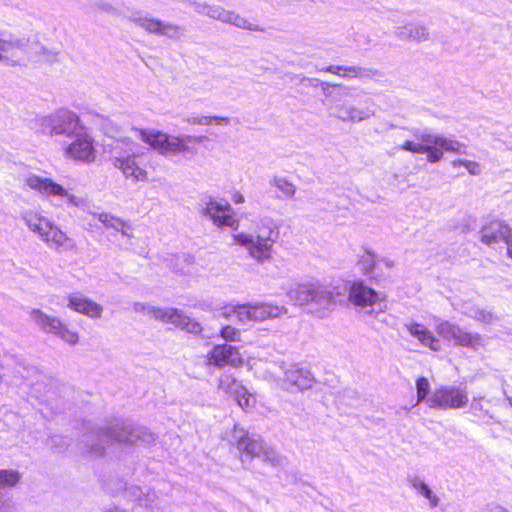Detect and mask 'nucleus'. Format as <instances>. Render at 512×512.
<instances>
[{
  "instance_id": "nucleus-6",
  "label": "nucleus",
  "mask_w": 512,
  "mask_h": 512,
  "mask_svg": "<svg viewBox=\"0 0 512 512\" xmlns=\"http://www.w3.org/2000/svg\"><path fill=\"white\" fill-rule=\"evenodd\" d=\"M35 123L37 131L43 135L66 138L83 124L79 115L68 108H59L48 115L38 117Z\"/></svg>"
},
{
  "instance_id": "nucleus-58",
  "label": "nucleus",
  "mask_w": 512,
  "mask_h": 512,
  "mask_svg": "<svg viewBox=\"0 0 512 512\" xmlns=\"http://www.w3.org/2000/svg\"><path fill=\"white\" fill-rule=\"evenodd\" d=\"M382 262L385 264L387 268H393L395 266L394 261L390 259H383Z\"/></svg>"
},
{
  "instance_id": "nucleus-44",
  "label": "nucleus",
  "mask_w": 512,
  "mask_h": 512,
  "mask_svg": "<svg viewBox=\"0 0 512 512\" xmlns=\"http://www.w3.org/2000/svg\"><path fill=\"white\" fill-rule=\"evenodd\" d=\"M416 390H417V402L416 404L421 403L422 401L429 398V392H430V384L427 378L425 377H419L416 380Z\"/></svg>"
},
{
  "instance_id": "nucleus-51",
  "label": "nucleus",
  "mask_w": 512,
  "mask_h": 512,
  "mask_svg": "<svg viewBox=\"0 0 512 512\" xmlns=\"http://www.w3.org/2000/svg\"><path fill=\"white\" fill-rule=\"evenodd\" d=\"M344 70V66L343 65H329V66H326V67H323L321 69H319V71H323V72H328V73H332L334 75H338V76H341V72H343Z\"/></svg>"
},
{
  "instance_id": "nucleus-60",
  "label": "nucleus",
  "mask_w": 512,
  "mask_h": 512,
  "mask_svg": "<svg viewBox=\"0 0 512 512\" xmlns=\"http://www.w3.org/2000/svg\"><path fill=\"white\" fill-rule=\"evenodd\" d=\"M176 273H184L185 270L183 267L178 268L177 266H173L172 268Z\"/></svg>"
},
{
  "instance_id": "nucleus-43",
  "label": "nucleus",
  "mask_w": 512,
  "mask_h": 512,
  "mask_svg": "<svg viewBox=\"0 0 512 512\" xmlns=\"http://www.w3.org/2000/svg\"><path fill=\"white\" fill-rule=\"evenodd\" d=\"M95 7L99 11L106 13L112 17H121V18H126V19H128V17H129V16H124L122 11L118 7H116L112 3L104 1V0L97 1L95 3Z\"/></svg>"
},
{
  "instance_id": "nucleus-29",
  "label": "nucleus",
  "mask_w": 512,
  "mask_h": 512,
  "mask_svg": "<svg viewBox=\"0 0 512 512\" xmlns=\"http://www.w3.org/2000/svg\"><path fill=\"white\" fill-rule=\"evenodd\" d=\"M99 221L107 228L114 229L117 232H121L123 236L130 237L127 230L131 228L130 224L122 219L115 217L108 213H101L98 217Z\"/></svg>"
},
{
  "instance_id": "nucleus-15",
  "label": "nucleus",
  "mask_w": 512,
  "mask_h": 512,
  "mask_svg": "<svg viewBox=\"0 0 512 512\" xmlns=\"http://www.w3.org/2000/svg\"><path fill=\"white\" fill-rule=\"evenodd\" d=\"M231 206L226 203L225 205L216 202L212 197L202 200L199 204V213L201 216L207 217L212 220L213 224L218 227H231L236 229L238 220L229 214Z\"/></svg>"
},
{
  "instance_id": "nucleus-23",
  "label": "nucleus",
  "mask_w": 512,
  "mask_h": 512,
  "mask_svg": "<svg viewBox=\"0 0 512 512\" xmlns=\"http://www.w3.org/2000/svg\"><path fill=\"white\" fill-rule=\"evenodd\" d=\"M67 307L91 318L101 317L103 308L98 303L90 300L79 292L70 293L66 296Z\"/></svg>"
},
{
  "instance_id": "nucleus-9",
  "label": "nucleus",
  "mask_w": 512,
  "mask_h": 512,
  "mask_svg": "<svg viewBox=\"0 0 512 512\" xmlns=\"http://www.w3.org/2000/svg\"><path fill=\"white\" fill-rule=\"evenodd\" d=\"M138 156L139 154L134 151V144L130 142L125 147L116 144L111 151L110 160L112 165L121 170L126 178H132L135 182L146 181L148 174L136 163Z\"/></svg>"
},
{
  "instance_id": "nucleus-52",
  "label": "nucleus",
  "mask_w": 512,
  "mask_h": 512,
  "mask_svg": "<svg viewBox=\"0 0 512 512\" xmlns=\"http://www.w3.org/2000/svg\"><path fill=\"white\" fill-rule=\"evenodd\" d=\"M394 34L400 40H410L409 25L397 28Z\"/></svg>"
},
{
  "instance_id": "nucleus-53",
  "label": "nucleus",
  "mask_w": 512,
  "mask_h": 512,
  "mask_svg": "<svg viewBox=\"0 0 512 512\" xmlns=\"http://www.w3.org/2000/svg\"><path fill=\"white\" fill-rule=\"evenodd\" d=\"M480 512H510L508 509L497 505V504H488L484 508L480 510Z\"/></svg>"
},
{
  "instance_id": "nucleus-37",
  "label": "nucleus",
  "mask_w": 512,
  "mask_h": 512,
  "mask_svg": "<svg viewBox=\"0 0 512 512\" xmlns=\"http://www.w3.org/2000/svg\"><path fill=\"white\" fill-rule=\"evenodd\" d=\"M438 147L442 150V152H455L458 154H464L466 148L465 145L459 141L441 135L438 139Z\"/></svg>"
},
{
  "instance_id": "nucleus-17",
  "label": "nucleus",
  "mask_w": 512,
  "mask_h": 512,
  "mask_svg": "<svg viewBox=\"0 0 512 512\" xmlns=\"http://www.w3.org/2000/svg\"><path fill=\"white\" fill-rule=\"evenodd\" d=\"M107 492L115 495L120 491L124 498L137 502L140 506H150L156 499L154 490L147 489L146 492L136 485L127 486L121 479L111 481L106 485Z\"/></svg>"
},
{
  "instance_id": "nucleus-61",
  "label": "nucleus",
  "mask_w": 512,
  "mask_h": 512,
  "mask_svg": "<svg viewBox=\"0 0 512 512\" xmlns=\"http://www.w3.org/2000/svg\"><path fill=\"white\" fill-rule=\"evenodd\" d=\"M2 365V362L0 361V366Z\"/></svg>"
},
{
  "instance_id": "nucleus-32",
  "label": "nucleus",
  "mask_w": 512,
  "mask_h": 512,
  "mask_svg": "<svg viewBox=\"0 0 512 512\" xmlns=\"http://www.w3.org/2000/svg\"><path fill=\"white\" fill-rule=\"evenodd\" d=\"M410 486L415 489L419 494L429 500L430 506L435 508L439 505V498L433 494L432 490L429 486L424 483L418 477H413L409 479Z\"/></svg>"
},
{
  "instance_id": "nucleus-56",
  "label": "nucleus",
  "mask_w": 512,
  "mask_h": 512,
  "mask_svg": "<svg viewBox=\"0 0 512 512\" xmlns=\"http://www.w3.org/2000/svg\"><path fill=\"white\" fill-rule=\"evenodd\" d=\"M333 85H334V84H332V85H331V84H329V83H327V82H322V83H321V87H322V90H323L324 95H325V96H327V97H331V99L333 98V96H334V95L332 94V92H330V91L328 90V87H332V88H334V87H333Z\"/></svg>"
},
{
  "instance_id": "nucleus-25",
  "label": "nucleus",
  "mask_w": 512,
  "mask_h": 512,
  "mask_svg": "<svg viewBox=\"0 0 512 512\" xmlns=\"http://www.w3.org/2000/svg\"><path fill=\"white\" fill-rule=\"evenodd\" d=\"M195 12H197L200 15L208 16L211 19L218 20L222 23L229 24V21L231 20L232 10H226L220 5L215 4H208L206 2H196L191 1L190 2Z\"/></svg>"
},
{
  "instance_id": "nucleus-14",
  "label": "nucleus",
  "mask_w": 512,
  "mask_h": 512,
  "mask_svg": "<svg viewBox=\"0 0 512 512\" xmlns=\"http://www.w3.org/2000/svg\"><path fill=\"white\" fill-rule=\"evenodd\" d=\"M232 439L241 453V461L243 464L251 462L254 458H260L266 446L260 436L249 434L237 425L234 426Z\"/></svg>"
},
{
  "instance_id": "nucleus-11",
  "label": "nucleus",
  "mask_w": 512,
  "mask_h": 512,
  "mask_svg": "<svg viewBox=\"0 0 512 512\" xmlns=\"http://www.w3.org/2000/svg\"><path fill=\"white\" fill-rule=\"evenodd\" d=\"M128 20L143 28L150 34L166 36L173 40H177L183 36L182 27L170 22H163L159 19L153 18L142 10H132Z\"/></svg>"
},
{
  "instance_id": "nucleus-19",
  "label": "nucleus",
  "mask_w": 512,
  "mask_h": 512,
  "mask_svg": "<svg viewBox=\"0 0 512 512\" xmlns=\"http://www.w3.org/2000/svg\"><path fill=\"white\" fill-rule=\"evenodd\" d=\"M27 55V40L10 35L0 37V62L15 66Z\"/></svg>"
},
{
  "instance_id": "nucleus-33",
  "label": "nucleus",
  "mask_w": 512,
  "mask_h": 512,
  "mask_svg": "<svg viewBox=\"0 0 512 512\" xmlns=\"http://www.w3.org/2000/svg\"><path fill=\"white\" fill-rule=\"evenodd\" d=\"M133 310L137 313L146 314L154 319L161 320L163 322L165 321V318L167 317L168 313V308L163 309L142 302H135L133 304Z\"/></svg>"
},
{
  "instance_id": "nucleus-42",
  "label": "nucleus",
  "mask_w": 512,
  "mask_h": 512,
  "mask_svg": "<svg viewBox=\"0 0 512 512\" xmlns=\"http://www.w3.org/2000/svg\"><path fill=\"white\" fill-rule=\"evenodd\" d=\"M212 121H215L217 124L228 125L230 123V119L228 117L222 116H200V117H191L188 119V122L191 124L197 125H209Z\"/></svg>"
},
{
  "instance_id": "nucleus-41",
  "label": "nucleus",
  "mask_w": 512,
  "mask_h": 512,
  "mask_svg": "<svg viewBox=\"0 0 512 512\" xmlns=\"http://www.w3.org/2000/svg\"><path fill=\"white\" fill-rule=\"evenodd\" d=\"M470 410L475 417L486 423H488V420H486L487 418H492L488 410L483 405V398H474L471 402Z\"/></svg>"
},
{
  "instance_id": "nucleus-10",
  "label": "nucleus",
  "mask_w": 512,
  "mask_h": 512,
  "mask_svg": "<svg viewBox=\"0 0 512 512\" xmlns=\"http://www.w3.org/2000/svg\"><path fill=\"white\" fill-rule=\"evenodd\" d=\"M25 183L29 188L38 191L51 201L53 199L65 200V202L75 207L84 205L85 201L83 198L71 194L63 186L49 178L30 174L25 178Z\"/></svg>"
},
{
  "instance_id": "nucleus-31",
  "label": "nucleus",
  "mask_w": 512,
  "mask_h": 512,
  "mask_svg": "<svg viewBox=\"0 0 512 512\" xmlns=\"http://www.w3.org/2000/svg\"><path fill=\"white\" fill-rule=\"evenodd\" d=\"M269 183L280 191L281 194L276 196L278 199H289L296 193V186L284 177L274 176Z\"/></svg>"
},
{
  "instance_id": "nucleus-34",
  "label": "nucleus",
  "mask_w": 512,
  "mask_h": 512,
  "mask_svg": "<svg viewBox=\"0 0 512 512\" xmlns=\"http://www.w3.org/2000/svg\"><path fill=\"white\" fill-rule=\"evenodd\" d=\"M380 72L377 69L365 68L361 66H344L341 77L343 78H371L379 75Z\"/></svg>"
},
{
  "instance_id": "nucleus-8",
  "label": "nucleus",
  "mask_w": 512,
  "mask_h": 512,
  "mask_svg": "<svg viewBox=\"0 0 512 512\" xmlns=\"http://www.w3.org/2000/svg\"><path fill=\"white\" fill-rule=\"evenodd\" d=\"M68 139L70 142L63 146V153L67 159L83 164H91L96 160L95 139L84 124Z\"/></svg>"
},
{
  "instance_id": "nucleus-49",
  "label": "nucleus",
  "mask_w": 512,
  "mask_h": 512,
  "mask_svg": "<svg viewBox=\"0 0 512 512\" xmlns=\"http://www.w3.org/2000/svg\"><path fill=\"white\" fill-rule=\"evenodd\" d=\"M235 398L242 408H247L251 406L252 396L248 394L247 390L243 387L240 394L235 395Z\"/></svg>"
},
{
  "instance_id": "nucleus-45",
  "label": "nucleus",
  "mask_w": 512,
  "mask_h": 512,
  "mask_svg": "<svg viewBox=\"0 0 512 512\" xmlns=\"http://www.w3.org/2000/svg\"><path fill=\"white\" fill-rule=\"evenodd\" d=\"M358 267L363 274H370L375 267V254L367 251L359 260Z\"/></svg>"
},
{
  "instance_id": "nucleus-3",
  "label": "nucleus",
  "mask_w": 512,
  "mask_h": 512,
  "mask_svg": "<svg viewBox=\"0 0 512 512\" xmlns=\"http://www.w3.org/2000/svg\"><path fill=\"white\" fill-rule=\"evenodd\" d=\"M277 226L273 219L262 218L256 229V234L240 232L233 235L234 242L244 247L251 258L258 263H264L271 260L273 244L276 241Z\"/></svg>"
},
{
  "instance_id": "nucleus-36",
  "label": "nucleus",
  "mask_w": 512,
  "mask_h": 512,
  "mask_svg": "<svg viewBox=\"0 0 512 512\" xmlns=\"http://www.w3.org/2000/svg\"><path fill=\"white\" fill-rule=\"evenodd\" d=\"M265 463L270 464L273 467H284L287 464V458L273 448L265 446L262 455L260 457Z\"/></svg>"
},
{
  "instance_id": "nucleus-16",
  "label": "nucleus",
  "mask_w": 512,
  "mask_h": 512,
  "mask_svg": "<svg viewBox=\"0 0 512 512\" xmlns=\"http://www.w3.org/2000/svg\"><path fill=\"white\" fill-rule=\"evenodd\" d=\"M435 329L442 338L453 341L455 345L475 348L482 344L480 334L467 332L449 321H440Z\"/></svg>"
},
{
  "instance_id": "nucleus-46",
  "label": "nucleus",
  "mask_w": 512,
  "mask_h": 512,
  "mask_svg": "<svg viewBox=\"0 0 512 512\" xmlns=\"http://www.w3.org/2000/svg\"><path fill=\"white\" fill-rule=\"evenodd\" d=\"M452 165L453 167H458L460 165L464 166L471 175H479L481 173V167L479 163L474 161L458 159L454 160Z\"/></svg>"
},
{
  "instance_id": "nucleus-27",
  "label": "nucleus",
  "mask_w": 512,
  "mask_h": 512,
  "mask_svg": "<svg viewBox=\"0 0 512 512\" xmlns=\"http://www.w3.org/2000/svg\"><path fill=\"white\" fill-rule=\"evenodd\" d=\"M400 150H404L411 153L416 154H427V160L430 163H436L440 161L443 157L442 150L436 146V147H422L418 145V143H415L413 141H405L402 145L398 147Z\"/></svg>"
},
{
  "instance_id": "nucleus-24",
  "label": "nucleus",
  "mask_w": 512,
  "mask_h": 512,
  "mask_svg": "<svg viewBox=\"0 0 512 512\" xmlns=\"http://www.w3.org/2000/svg\"><path fill=\"white\" fill-rule=\"evenodd\" d=\"M164 322L171 323L182 330L191 334H200L202 326L199 322L185 315L181 310L176 308H168L167 317Z\"/></svg>"
},
{
  "instance_id": "nucleus-21",
  "label": "nucleus",
  "mask_w": 512,
  "mask_h": 512,
  "mask_svg": "<svg viewBox=\"0 0 512 512\" xmlns=\"http://www.w3.org/2000/svg\"><path fill=\"white\" fill-rule=\"evenodd\" d=\"M208 364L217 367L231 365L234 367L243 364L242 356L235 346L230 344L214 345L207 354Z\"/></svg>"
},
{
  "instance_id": "nucleus-1",
  "label": "nucleus",
  "mask_w": 512,
  "mask_h": 512,
  "mask_svg": "<svg viewBox=\"0 0 512 512\" xmlns=\"http://www.w3.org/2000/svg\"><path fill=\"white\" fill-rule=\"evenodd\" d=\"M155 440L156 436L153 432L147 428L136 426L130 420H121L103 428L98 427L83 438L87 452L95 457L103 455L105 445L108 443L133 444L141 441L151 444Z\"/></svg>"
},
{
  "instance_id": "nucleus-35",
  "label": "nucleus",
  "mask_w": 512,
  "mask_h": 512,
  "mask_svg": "<svg viewBox=\"0 0 512 512\" xmlns=\"http://www.w3.org/2000/svg\"><path fill=\"white\" fill-rule=\"evenodd\" d=\"M243 386L234 377L223 374L219 379V389L231 395H238L242 391Z\"/></svg>"
},
{
  "instance_id": "nucleus-59",
  "label": "nucleus",
  "mask_w": 512,
  "mask_h": 512,
  "mask_svg": "<svg viewBox=\"0 0 512 512\" xmlns=\"http://www.w3.org/2000/svg\"><path fill=\"white\" fill-rule=\"evenodd\" d=\"M106 512H126V511L119 507H114V508L107 510Z\"/></svg>"
},
{
  "instance_id": "nucleus-18",
  "label": "nucleus",
  "mask_w": 512,
  "mask_h": 512,
  "mask_svg": "<svg viewBox=\"0 0 512 512\" xmlns=\"http://www.w3.org/2000/svg\"><path fill=\"white\" fill-rule=\"evenodd\" d=\"M481 240L487 245L504 242L507 245V254L512 258V228L500 220H493L483 226Z\"/></svg>"
},
{
  "instance_id": "nucleus-20",
  "label": "nucleus",
  "mask_w": 512,
  "mask_h": 512,
  "mask_svg": "<svg viewBox=\"0 0 512 512\" xmlns=\"http://www.w3.org/2000/svg\"><path fill=\"white\" fill-rule=\"evenodd\" d=\"M313 383V374L299 365H291L284 371L282 386L287 391H304L311 388Z\"/></svg>"
},
{
  "instance_id": "nucleus-57",
  "label": "nucleus",
  "mask_w": 512,
  "mask_h": 512,
  "mask_svg": "<svg viewBox=\"0 0 512 512\" xmlns=\"http://www.w3.org/2000/svg\"><path fill=\"white\" fill-rule=\"evenodd\" d=\"M233 201L236 203V204H239V203H243L244 202V196L237 192L233 195Z\"/></svg>"
},
{
  "instance_id": "nucleus-22",
  "label": "nucleus",
  "mask_w": 512,
  "mask_h": 512,
  "mask_svg": "<svg viewBox=\"0 0 512 512\" xmlns=\"http://www.w3.org/2000/svg\"><path fill=\"white\" fill-rule=\"evenodd\" d=\"M348 300L362 309L372 307L379 301V293L362 280L349 282Z\"/></svg>"
},
{
  "instance_id": "nucleus-28",
  "label": "nucleus",
  "mask_w": 512,
  "mask_h": 512,
  "mask_svg": "<svg viewBox=\"0 0 512 512\" xmlns=\"http://www.w3.org/2000/svg\"><path fill=\"white\" fill-rule=\"evenodd\" d=\"M252 321H263L268 318L280 316L286 312L283 306H275L269 303H257L251 305Z\"/></svg>"
},
{
  "instance_id": "nucleus-50",
  "label": "nucleus",
  "mask_w": 512,
  "mask_h": 512,
  "mask_svg": "<svg viewBox=\"0 0 512 512\" xmlns=\"http://www.w3.org/2000/svg\"><path fill=\"white\" fill-rule=\"evenodd\" d=\"M479 307L473 305L472 303L465 302L461 304L460 311L462 314L474 319Z\"/></svg>"
},
{
  "instance_id": "nucleus-26",
  "label": "nucleus",
  "mask_w": 512,
  "mask_h": 512,
  "mask_svg": "<svg viewBox=\"0 0 512 512\" xmlns=\"http://www.w3.org/2000/svg\"><path fill=\"white\" fill-rule=\"evenodd\" d=\"M405 327L410 332V334L416 337L423 345L429 347L433 351L440 350V341L422 324L413 322L405 324Z\"/></svg>"
},
{
  "instance_id": "nucleus-54",
  "label": "nucleus",
  "mask_w": 512,
  "mask_h": 512,
  "mask_svg": "<svg viewBox=\"0 0 512 512\" xmlns=\"http://www.w3.org/2000/svg\"><path fill=\"white\" fill-rule=\"evenodd\" d=\"M321 81L317 78H310V77H302L301 78V84L311 87H317L321 85Z\"/></svg>"
},
{
  "instance_id": "nucleus-12",
  "label": "nucleus",
  "mask_w": 512,
  "mask_h": 512,
  "mask_svg": "<svg viewBox=\"0 0 512 512\" xmlns=\"http://www.w3.org/2000/svg\"><path fill=\"white\" fill-rule=\"evenodd\" d=\"M29 314L31 320L43 332L54 334L70 345H75L78 342V334L70 330L59 318L50 316L36 308L31 309Z\"/></svg>"
},
{
  "instance_id": "nucleus-2",
  "label": "nucleus",
  "mask_w": 512,
  "mask_h": 512,
  "mask_svg": "<svg viewBox=\"0 0 512 512\" xmlns=\"http://www.w3.org/2000/svg\"><path fill=\"white\" fill-rule=\"evenodd\" d=\"M340 295L341 293L335 292L334 288L319 282L300 283L287 291V297L291 302L320 318L326 317L333 310L336 297Z\"/></svg>"
},
{
  "instance_id": "nucleus-47",
  "label": "nucleus",
  "mask_w": 512,
  "mask_h": 512,
  "mask_svg": "<svg viewBox=\"0 0 512 512\" xmlns=\"http://www.w3.org/2000/svg\"><path fill=\"white\" fill-rule=\"evenodd\" d=\"M220 335L226 341L235 342L240 340L241 333L238 329L227 325L222 327Z\"/></svg>"
},
{
  "instance_id": "nucleus-7",
  "label": "nucleus",
  "mask_w": 512,
  "mask_h": 512,
  "mask_svg": "<svg viewBox=\"0 0 512 512\" xmlns=\"http://www.w3.org/2000/svg\"><path fill=\"white\" fill-rule=\"evenodd\" d=\"M138 137L162 155L192 154L193 149L187 145L188 141L201 142L204 137L186 135L183 137L169 136L162 132H152L143 129H136Z\"/></svg>"
},
{
  "instance_id": "nucleus-13",
  "label": "nucleus",
  "mask_w": 512,
  "mask_h": 512,
  "mask_svg": "<svg viewBox=\"0 0 512 512\" xmlns=\"http://www.w3.org/2000/svg\"><path fill=\"white\" fill-rule=\"evenodd\" d=\"M468 403L465 390L455 386H440L436 388L427 399L430 408L457 409Z\"/></svg>"
},
{
  "instance_id": "nucleus-39",
  "label": "nucleus",
  "mask_w": 512,
  "mask_h": 512,
  "mask_svg": "<svg viewBox=\"0 0 512 512\" xmlns=\"http://www.w3.org/2000/svg\"><path fill=\"white\" fill-rule=\"evenodd\" d=\"M231 312H233L236 315L237 319L242 323L252 321L251 305L234 306L231 307L229 311H225L222 314L224 316H229Z\"/></svg>"
},
{
  "instance_id": "nucleus-55",
  "label": "nucleus",
  "mask_w": 512,
  "mask_h": 512,
  "mask_svg": "<svg viewBox=\"0 0 512 512\" xmlns=\"http://www.w3.org/2000/svg\"><path fill=\"white\" fill-rule=\"evenodd\" d=\"M176 261H183L187 265H191L192 263H194V256L190 254H183L182 256H177Z\"/></svg>"
},
{
  "instance_id": "nucleus-5",
  "label": "nucleus",
  "mask_w": 512,
  "mask_h": 512,
  "mask_svg": "<svg viewBox=\"0 0 512 512\" xmlns=\"http://www.w3.org/2000/svg\"><path fill=\"white\" fill-rule=\"evenodd\" d=\"M22 218L28 228L37 233L51 249L67 252L76 248L75 241L46 218L34 212H25Z\"/></svg>"
},
{
  "instance_id": "nucleus-38",
  "label": "nucleus",
  "mask_w": 512,
  "mask_h": 512,
  "mask_svg": "<svg viewBox=\"0 0 512 512\" xmlns=\"http://www.w3.org/2000/svg\"><path fill=\"white\" fill-rule=\"evenodd\" d=\"M230 25H233L237 28L249 30V31H257L263 32L264 29L259 25L251 23L247 18L242 17L240 14L235 11L232 12L231 20L229 21Z\"/></svg>"
},
{
  "instance_id": "nucleus-40",
  "label": "nucleus",
  "mask_w": 512,
  "mask_h": 512,
  "mask_svg": "<svg viewBox=\"0 0 512 512\" xmlns=\"http://www.w3.org/2000/svg\"><path fill=\"white\" fill-rule=\"evenodd\" d=\"M410 40L415 42H422L429 40V32L425 25L410 24L409 25Z\"/></svg>"
},
{
  "instance_id": "nucleus-48",
  "label": "nucleus",
  "mask_w": 512,
  "mask_h": 512,
  "mask_svg": "<svg viewBox=\"0 0 512 512\" xmlns=\"http://www.w3.org/2000/svg\"><path fill=\"white\" fill-rule=\"evenodd\" d=\"M475 320L482 322L484 324H491L494 322L497 318L494 316V314L486 309L478 308L476 316L474 318Z\"/></svg>"
},
{
  "instance_id": "nucleus-30",
  "label": "nucleus",
  "mask_w": 512,
  "mask_h": 512,
  "mask_svg": "<svg viewBox=\"0 0 512 512\" xmlns=\"http://www.w3.org/2000/svg\"><path fill=\"white\" fill-rule=\"evenodd\" d=\"M412 136L418 140V145L422 147H436L438 146V139L440 135L432 134L429 129H418V128H408L407 129Z\"/></svg>"
},
{
  "instance_id": "nucleus-4",
  "label": "nucleus",
  "mask_w": 512,
  "mask_h": 512,
  "mask_svg": "<svg viewBox=\"0 0 512 512\" xmlns=\"http://www.w3.org/2000/svg\"><path fill=\"white\" fill-rule=\"evenodd\" d=\"M333 87L338 88L339 91L334 94L331 100L329 107L331 117L342 122L358 123L368 120L375 115L372 100L366 101V106H357L347 100L353 97L350 87L341 84H335Z\"/></svg>"
}]
</instances>
